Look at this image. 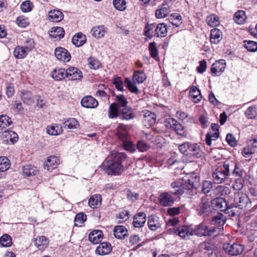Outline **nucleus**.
<instances>
[{
	"label": "nucleus",
	"instance_id": "13d9d810",
	"mask_svg": "<svg viewBox=\"0 0 257 257\" xmlns=\"http://www.w3.org/2000/svg\"><path fill=\"white\" fill-rule=\"evenodd\" d=\"M257 111L255 106L249 107L245 112V114L248 118H254L256 115Z\"/></svg>",
	"mask_w": 257,
	"mask_h": 257
},
{
	"label": "nucleus",
	"instance_id": "5701e85b",
	"mask_svg": "<svg viewBox=\"0 0 257 257\" xmlns=\"http://www.w3.org/2000/svg\"><path fill=\"white\" fill-rule=\"evenodd\" d=\"M64 15L61 11L53 10L48 13V19L53 22H59L63 20Z\"/></svg>",
	"mask_w": 257,
	"mask_h": 257
},
{
	"label": "nucleus",
	"instance_id": "79ce46f5",
	"mask_svg": "<svg viewBox=\"0 0 257 257\" xmlns=\"http://www.w3.org/2000/svg\"><path fill=\"white\" fill-rule=\"evenodd\" d=\"M216 196H225L230 193L229 187L224 186H218L214 190Z\"/></svg>",
	"mask_w": 257,
	"mask_h": 257
},
{
	"label": "nucleus",
	"instance_id": "423d86ee",
	"mask_svg": "<svg viewBox=\"0 0 257 257\" xmlns=\"http://www.w3.org/2000/svg\"><path fill=\"white\" fill-rule=\"evenodd\" d=\"M223 248L226 253L232 255L236 256L240 254L244 250V247L242 245L238 243H224Z\"/></svg>",
	"mask_w": 257,
	"mask_h": 257
},
{
	"label": "nucleus",
	"instance_id": "6ab92c4d",
	"mask_svg": "<svg viewBox=\"0 0 257 257\" xmlns=\"http://www.w3.org/2000/svg\"><path fill=\"white\" fill-rule=\"evenodd\" d=\"M146 221V215L145 213L140 212L134 217L133 225L135 227H141L145 223Z\"/></svg>",
	"mask_w": 257,
	"mask_h": 257
},
{
	"label": "nucleus",
	"instance_id": "a211bd4d",
	"mask_svg": "<svg viewBox=\"0 0 257 257\" xmlns=\"http://www.w3.org/2000/svg\"><path fill=\"white\" fill-rule=\"evenodd\" d=\"M31 50V47L17 46L14 51V55L17 59H22L27 56Z\"/></svg>",
	"mask_w": 257,
	"mask_h": 257
},
{
	"label": "nucleus",
	"instance_id": "2eb2a0df",
	"mask_svg": "<svg viewBox=\"0 0 257 257\" xmlns=\"http://www.w3.org/2000/svg\"><path fill=\"white\" fill-rule=\"evenodd\" d=\"M107 28L103 25L96 26L92 27L90 33L96 39L103 37L107 32Z\"/></svg>",
	"mask_w": 257,
	"mask_h": 257
},
{
	"label": "nucleus",
	"instance_id": "c03bdc74",
	"mask_svg": "<svg viewBox=\"0 0 257 257\" xmlns=\"http://www.w3.org/2000/svg\"><path fill=\"white\" fill-rule=\"evenodd\" d=\"M246 18L245 13L243 11H238L234 15V21L237 24H242Z\"/></svg>",
	"mask_w": 257,
	"mask_h": 257
},
{
	"label": "nucleus",
	"instance_id": "a19ab883",
	"mask_svg": "<svg viewBox=\"0 0 257 257\" xmlns=\"http://www.w3.org/2000/svg\"><path fill=\"white\" fill-rule=\"evenodd\" d=\"M155 35L158 37H164L167 33L166 25L164 23L158 24L155 28Z\"/></svg>",
	"mask_w": 257,
	"mask_h": 257
},
{
	"label": "nucleus",
	"instance_id": "f704fd0d",
	"mask_svg": "<svg viewBox=\"0 0 257 257\" xmlns=\"http://www.w3.org/2000/svg\"><path fill=\"white\" fill-rule=\"evenodd\" d=\"M52 77L57 81L61 80L66 77V69L64 68H56L52 72Z\"/></svg>",
	"mask_w": 257,
	"mask_h": 257
},
{
	"label": "nucleus",
	"instance_id": "20e7f679",
	"mask_svg": "<svg viewBox=\"0 0 257 257\" xmlns=\"http://www.w3.org/2000/svg\"><path fill=\"white\" fill-rule=\"evenodd\" d=\"M222 232V228L215 227L214 226H208L203 224L198 225L197 228L194 230V234L199 236H210L213 234L221 233Z\"/></svg>",
	"mask_w": 257,
	"mask_h": 257
},
{
	"label": "nucleus",
	"instance_id": "0eeeda50",
	"mask_svg": "<svg viewBox=\"0 0 257 257\" xmlns=\"http://www.w3.org/2000/svg\"><path fill=\"white\" fill-rule=\"evenodd\" d=\"M3 142L8 144H14L18 140V135L14 132L7 130L2 133Z\"/></svg>",
	"mask_w": 257,
	"mask_h": 257
},
{
	"label": "nucleus",
	"instance_id": "774afa93",
	"mask_svg": "<svg viewBox=\"0 0 257 257\" xmlns=\"http://www.w3.org/2000/svg\"><path fill=\"white\" fill-rule=\"evenodd\" d=\"M123 146L124 150L130 151L132 153L134 152L136 150L135 145L132 142L130 141H127L124 142L123 144Z\"/></svg>",
	"mask_w": 257,
	"mask_h": 257
},
{
	"label": "nucleus",
	"instance_id": "3c124183",
	"mask_svg": "<svg viewBox=\"0 0 257 257\" xmlns=\"http://www.w3.org/2000/svg\"><path fill=\"white\" fill-rule=\"evenodd\" d=\"M0 243L3 246L9 247L12 244L11 237L7 234H5L0 237Z\"/></svg>",
	"mask_w": 257,
	"mask_h": 257
},
{
	"label": "nucleus",
	"instance_id": "f8f14e48",
	"mask_svg": "<svg viewBox=\"0 0 257 257\" xmlns=\"http://www.w3.org/2000/svg\"><path fill=\"white\" fill-rule=\"evenodd\" d=\"M160 204L163 206H169L173 205L174 200L172 195L168 192L162 193L159 197Z\"/></svg>",
	"mask_w": 257,
	"mask_h": 257
},
{
	"label": "nucleus",
	"instance_id": "f257e3e1",
	"mask_svg": "<svg viewBox=\"0 0 257 257\" xmlns=\"http://www.w3.org/2000/svg\"><path fill=\"white\" fill-rule=\"evenodd\" d=\"M178 179L180 180L178 182V195H191L192 189L196 188L199 185L200 177L195 173L185 175L181 173Z\"/></svg>",
	"mask_w": 257,
	"mask_h": 257
},
{
	"label": "nucleus",
	"instance_id": "aec40b11",
	"mask_svg": "<svg viewBox=\"0 0 257 257\" xmlns=\"http://www.w3.org/2000/svg\"><path fill=\"white\" fill-rule=\"evenodd\" d=\"M59 163V158L57 157L52 156L48 158L46 162L44 164V168L49 171L56 168Z\"/></svg>",
	"mask_w": 257,
	"mask_h": 257
},
{
	"label": "nucleus",
	"instance_id": "c756f323",
	"mask_svg": "<svg viewBox=\"0 0 257 257\" xmlns=\"http://www.w3.org/2000/svg\"><path fill=\"white\" fill-rule=\"evenodd\" d=\"M86 41V36L81 33H77L72 39V43L76 47L82 46L85 43Z\"/></svg>",
	"mask_w": 257,
	"mask_h": 257
},
{
	"label": "nucleus",
	"instance_id": "052dcab7",
	"mask_svg": "<svg viewBox=\"0 0 257 257\" xmlns=\"http://www.w3.org/2000/svg\"><path fill=\"white\" fill-rule=\"evenodd\" d=\"M177 120L173 118L168 117L166 119L165 125L168 127L172 128L174 131L177 132Z\"/></svg>",
	"mask_w": 257,
	"mask_h": 257
},
{
	"label": "nucleus",
	"instance_id": "9b49d317",
	"mask_svg": "<svg viewBox=\"0 0 257 257\" xmlns=\"http://www.w3.org/2000/svg\"><path fill=\"white\" fill-rule=\"evenodd\" d=\"M142 112L144 116L143 122L145 125L151 126L155 123L156 116L155 113L148 110H145Z\"/></svg>",
	"mask_w": 257,
	"mask_h": 257
},
{
	"label": "nucleus",
	"instance_id": "4d7b16f0",
	"mask_svg": "<svg viewBox=\"0 0 257 257\" xmlns=\"http://www.w3.org/2000/svg\"><path fill=\"white\" fill-rule=\"evenodd\" d=\"M86 220V215L84 213H78L75 218V226H80Z\"/></svg>",
	"mask_w": 257,
	"mask_h": 257
},
{
	"label": "nucleus",
	"instance_id": "473e14b6",
	"mask_svg": "<svg viewBox=\"0 0 257 257\" xmlns=\"http://www.w3.org/2000/svg\"><path fill=\"white\" fill-rule=\"evenodd\" d=\"M222 40V32L218 29L211 30L210 33V42L215 44L219 43Z\"/></svg>",
	"mask_w": 257,
	"mask_h": 257
},
{
	"label": "nucleus",
	"instance_id": "864d4df0",
	"mask_svg": "<svg viewBox=\"0 0 257 257\" xmlns=\"http://www.w3.org/2000/svg\"><path fill=\"white\" fill-rule=\"evenodd\" d=\"M219 137V132H211L208 133L206 136L205 141L208 146H211V142L212 140H216Z\"/></svg>",
	"mask_w": 257,
	"mask_h": 257
},
{
	"label": "nucleus",
	"instance_id": "72a5a7b5",
	"mask_svg": "<svg viewBox=\"0 0 257 257\" xmlns=\"http://www.w3.org/2000/svg\"><path fill=\"white\" fill-rule=\"evenodd\" d=\"M148 224L149 228L153 231L157 230L161 226L159 218L154 215L149 217Z\"/></svg>",
	"mask_w": 257,
	"mask_h": 257
},
{
	"label": "nucleus",
	"instance_id": "b1692460",
	"mask_svg": "<svg viewBox=\"0 0 257 257\" xmlns=\"http://www.w3.org/2000/svg\"><path fill=\"white\" fill-rule=\"evenodd\" d=\"M114 236L118 239H122L128 235L127 229L122 225L116 226L113 229Z\"/></svg>",
	"mask_w": 257,
	"mask_h": 257
},
{
	"label": "nucleus",
	"instance_id": "39448f33",
	"mask_svg": "<svg viewBox=\"0 0 257 257\" xmlns=\"http://www.w3.org/2000/svg\"><path fill=\"white\" fill-rule=\"evenodd\" d=\"M234 205L240 209H249L251 207V202L247 195L242 192L234 194Z\"/></svg>",
	"mask_w": 257,
	"mask_h": 257
},
{
	"label": "nucleus",
	"instance_id": "6e6d98bb",
	"mask_svg": "<svg viewBox=\"0 0 257 257\" xmlns=\"http://www.w3.org/2000/svg\"><path fill=\"white\" fill-rule=\"evenodd\" d=\"M113 5L114 8L120 11H123L126 9V2L125 0H113Z\"/></svg>",
	"mask_w": 257,
	"mask_h": 257
},
{
	"label": "nucleus",
	"instance_id": "e2e57ef3",
	"mask_svg": "<svg viewBox=\"0 0 257 257\" xmlns=\"http://www.w3.org/2000/svg\"><path fill=\"white\" fill-rule=\"evenodd\" d=\"M33 4L29 1H27L22 3L21 5V9L24 13L30 12L32 10Z\"/></svg>",
	"mask_w": 257,
	"mask_h": 257
},
{
	"label": "nucleus",
	"instance_id": "49530a36",
	"mask_svg": "<svg viewBox=\"0 0 257 257\" xmlns=\"http://www.w3.org/2000/svg\"><path fill=\"white\" fill-rule=\"evenodd\" d=\"M12 124V121L11 118L7 115L0 116V128L3 130L9 127Z\"/></svg>",
	"mask_w": 257,
	"mask_h": 257
},
{
	"label": "nucleus",
	"instance_id": "0e129e2a",
	"mask_svg": "<svg viewBox=\"0 0 257 257\" xmlns=\"http://www.w3.org/2000/svg\"><path fill=\"white\" fill-rule=\"evenodd\" d=\"M213 247V244L208 242H203L199 244L200 250L202 251L212 250Z\"/></svg>",
	"mask_w": 257,
	"mask_h": 257
},
{
	"label": "nucleus",
	"instance_id": "37998d69",
	"mask_svg": "<svg viewBox=\"0 0 257 257\" xmlns=\"http://www.w3.org/2000/svg\"><path fill=\"white\" fill-rule=\"evenodd\" d=\"M23 173L27 176H35L38 173L37 168L31 165H27L23 167Z\"/></svg>",
	"mask_w": 257,
	"mask_h": 257
},
{
	"label": "nucleus",
	"instance_id": "338daca9",
	"mask_svg": "<svg viewBox=\"0 0 257 257\" xmlns=\"http://www.w3.org/2000/svg\"><path fill=\"white\" fill-rule=\"evenodd\" d=\"M189 147L190 143L188 142L184 143L178 146L179 151L181 153L186 156H188Z\"/></svg>",
	"mask_w": 257,
	"mask_h": 257
},
{
	"label": "nucleus",
	"instance_id": "69168bd1",
	"mask_svg": "<svg viewBox=\"0 0 257 257\" xmlns=\"http://www.w3.org/2000/svg\"><path fill=\"white\" fill-rule=\"evenodd\" d=\"M230 167L234 168L232 172V175L235 177L238 178H242L243 171L238 167L237 165L234 163L233 166H230Z\"/></svg>",
	"mask_w": 257,
	"mask_h": 257
},
{
	"label": "nucleus",
	"instance_id": "de8ad7c7",
	"mask_svg": "<svg viewBox=\"0 0 257 257\" xmlns=\"http://www.w3.org/2000/svg\"><path fill=\"white\" fill-rule=\"evenodd\" d=\"M206 22L211 27H216L219 25V18L215 15H211L206 18Z\"/></svg>",
	"mask_w": 257,
	"mask_h": 257
},
{
	"label": "nucleus",
	"instance_id": "412c9836",
	"mask_svg": "<svg viewBox=\"0 0 257 257\" xmlns=\"http://www.w3.org/2000/svg\"><path fill=\"white\" fill-rule=\"evenodd\" d=\"M188 150V156L195 157L197 158L202 157V152L201 150L200 146L197 144H192L190 143L189 149Z\"/></svg>",
	"mask_w": 257,
	"mask_h": 257
},
{
	"label": "nucleus",
	"instance_id": "a878e982",
	"mask_svg": "<svg viewBox=\"0 0 257 257\" xmlns=\"http://www.w3.org/2000/svg\"><path fill=\"white\" fill-rule=\"evenodd\" d=\"M103 238L102 232L100 230H94L89 235V240L94 244L98 243Z\"/></svg>",
	"mask_w": 257,
	"mask_h": 257
},
{
	"label": "nucleus",
	"instance_id": "c85d7f7f",
	"mask_svg": "<svg viewBox=\"0 0 257 257\" xmlns=\"http://www.w3.org/2000/svg\"><path fill=\"white\" fill-rule=\"evenodd\" d=\"M194 234V230L188 226H182L178 227V235L180 237L185 238Z\"/></svg>",
	"mask_w": 257,
	"mask_h": 257
},
{
	"label": "nucleus",
	"instance_id": "4be33fe9",
	"mask_svg": "<svg viewBox=\"0 0 257 257\" xmlns=\"http://www.w3.org/2000/svg\"><path fill=\"white\" fill-rule=\"evenodd\" d=\"M34 242L39 250H43L48 246L49 241L45 236H41L36 238Z\"/></svg>",
	"mask_w": 257,
	"mask_h": 257
},
{
	"label": "nucleus",
	"instance_id": "2f4dec72",
	"mask_svg": "<svg viewBox=\"0 0 257 257\" xmlns=\"http://www.w3.org/2000/svg\"><path fill=\"white\" fill-rule=\"evenodd\" d=\"M121 115L122 119L130 120L134 118L135 113L132 108L130 106H126L120 109Z\"/></svg>",
	"mask_w": 257,
	"mask_h": 257
},
{
	"label": "nucleus",
	"instance_id": "bf43d9fd",
	"mask_svg": "<svg viewBox=\"0 0 257 257\" xmlns=\"http://www.w3.org/2000/svg\"><path fill=\"white\" fill-rule=\"evenodd\" d=\"M244 46L248 51L250 52H255L257 50V43L254 41H244Z\"/></svg>",
	"mask_w": 257,
	"mask_h": 257
},
{
	"label": "nucleus",
	"instance_id": "680f3d73",
	"mask_svg": "<svg viewBox=\"0 0 257 257\" xmlns=\"http://www.w3.org/2000/svg\"><path fill=\"white\" fill-rule=\"evenodd\" d=\"M150 53L152 58L156 59L158 57V49L155 42H151L149 47Z\"/></svg>",
	"mask_w": 257,
	"mask_h": 257
},
{
	"label": "nucleus",
	"instance_id": "4468645a",
	"mask_svg": "<svg viewBox=\"0 0 257 257\" xmlns=\"http://www.w3.org/2000/svg\"><path fill=\"white\" fill-rule=\"evenodd\" d=\"M211 207L213 209H220L221 211H224L226 209L227 203L225 199L222 197H216L212 200Z\"/></svg>",
	"mask_w": 257,
	"mask_h": 257
},
{
	"label": "nucleus",
	"instance_id": "8fccbe9b",
	"mask_svg": "<svg viewBox=\"0 0 257 257\" xmlns=\"http://www.w3.org/2000/svg\"><path fill=\"white\" fill-rule=\"evenodd\" d=\"M118 107L117 104L115 103H111L109 107L108 117L110 118H116L118 115Z\"/></svg>",
	"mask_w": 257,
	"mask_h": 257
},
{
	"label": "nucleus",
	"instance_id": "bb28decb",
	"mask_svg": "<svg viewBox=\"0 0 257 257\" xmlns=\"http://www.w3.org/2000/svg\"><path fill=\"white\" fill-rule=\"evenodd\" d=\"M189 96L193 99L194 103H198L202 98L200 90L195 86H192L190 88Z\"/></svg>",
	"mask_w": 257,
	"mask_h": 257
},
{
	"label": "nucleus",
	"instance_id": "9d476101",
	"mask_svg": "<svg viewBox=\"0 0 257 257\" xmlns=\"http://www.w3.org/2000/svg\"><path fill=\"white\" fill-rule=\"evenodd\" d=\"M66 77L69 80H79L82 77V74L77 68L70 67L66 69Z\"/></svg>",
	"mask_w": 257,
	"mask_h": 257
},
{
	"label": "nucleus",
	"instance_id": "6e6552de",
	"mask_svg": "<svg viewBox=\"0 0 257 257\" xmlns=\"http://www.w3.org/2000/svg\"><path fill=\"white\" fill-rule=\"evenodd\" d=\"M226 67V62L223 59H220L214 63L211 68V72L215 75H219Z\"/></svg>",
	"mask_w": 257,
	"mask_h": 257
},
{
	"label": "nucleus",
	"instance_id": "a18cd8bd",
	"mask_svg": "<svg viewBox=\"0 0 257 257\" xmlns=\"http://www.w3.org/2000/svg\"><path fill=\"white\" fill-rule=\"evenodd\" d=\"M146 79V74L142 71H136L133 74V80L138 83H143Z\"/></svg>",
	"mask_w": 257,
	"mask_h": 257
},
{
	"label": "nucleus",
	"instance_id": "f3484780",
	"mask_svg": "<svg viewBox=\"0 0 257 257\" xmlns=\"http://www.w3.org/2000/svg\"><path fill=\"white\" fill-rule=\"evenodd\" d=\"M81 104L86 108H94L98 104L97 101L91 96L84 97L81 101Z\"/></svg>",
	"mask_w": 257,
	"mask_h": 257
},
{
	"label": "nucleus",
	"instance_id": "ddd939ff",
	"mask_svg": "<svg viewBox=\"0 0 257 257\" xmlns=\"http://www.w3.org/2000/svg\"><path fill=\"white\" fill-rule=\"evenodd\" d=\"M21 99L24 103L31 105L35 102L37 96L34 95L30 91L24 90L21 92Z\"/></svg>",
	"mask_w": 257,
	"mask_h": 257
},
{
	"label": "nucleus",
	"instance_id": "5fc2aeb1",
	"mask_svg": "<svg viewBox=\"0 0 257 257\" xmlns=\"http://www.w3.org/2000/svg\"><path fill=\"white\" fill-rule=\"evenodd\" d=\"M115 100L117 102L116 103L117 107H122V108L127 106L128 101L123 95H117Z\"/></svg>",
	"mask_w": 257,
	"mask_h": 257
},
{
	"label": "nucleus",
	"instance_id": "4c0bfd02",
	"mask_svg": "<svg viewBox=\"0 0 257 257\" xmlns=\"http://www.w3.org/2000/svg\"><path fill=\"white\" fill-rule=\"evenodd\" d=\"M226 222V217L223 214L219 213L214 216L212 220V224L217 225L216 227L222 228ZM223 229H222L223 230Z\"/></svg>",
	"mask_w": 257,
	"mask_h": 257
},
{
	"label": "nucleus",
	"instance_id": "7ed1b4c3",
	"mask_svg": "<svg viewBox=\"0 0 257 257\" xmlns=\"http://www.w3.org/2000/svg\"><path fill=\"white\" fill-rule=\"evenodd\" d=\"M234 163L225 162L222 166L218 167L212 174L214 182L217 184L223 183L230 174V166H233Z\"/></svg>",
	"mask_w": 257,
	"mask_h": 257
},
{
	"label": "nucleus",
	"instance_id": "1a4fd4ad",
	"mask_svg": "<svg viewBox=\"0 0 257 257\" xmlns=\"http://www.w3.org/2000/svg\"><path fill=\"white\" fill-rule=\"evenodd\" d=\"M55 55L58 60L64 62H68L71 59L70 53L62 47L56 48L55 50Z\"/></svg>",
	"mask_w": 257,
	"mask_h": 257
},
{
	"label": "nucleus",
	"instance_id": "ea45409f",
	"mask_svg": "<svg viewBox=\"0 0 257 257\" xmlns=\"http://www.w3.org/2000/svg\"><path fill=\"white\" fill-rule=\"evenodd\" d=\"M101 199L100 195L96 194L92 196L88 201L89 206L92 208L98 207L101 205Z\"/></svg>",
	"mask_w": 257,
	"mask_h": 257
},
{
	"label": "nucleus",
	"instance_id": "cd10ccee",
	"mask_svg": "<svg viewBox=\"0 0 257 257\" xmlns=\"http://www.w3.org/2000/svg\"><path fill=\"white\" fill-rule=\"evenodd\" d=\"M197 210L200 215L206 216L211 212V207L209 202L202 201L199 205Z\"/></svg>",
	"mask_w": 257,
	"mask_h": 257
},
{
	"label": "nucleus",
	"instance_id": "7c9ffc66",
	"mask_svg": "<svg viewBox=\"0 0 257 257\" xmlns=\"http://www.w3.org/2000/svg\"><path fill=\"white\" fill-rule=\"evenodd\" d=\"M166 231L169 234H175L177 231V219L173 217L169 219L166 223Z\"/></svg>",
	"mask_w": 257,
	"mask_h": 257
},
{
	"label": "nucleus",
	"instance_id": "f03ea898",
	"mask_svg": "<svg viewBox=\"0 0 257 257\" xmlns=\"http://www.w3.org/2000/svg\"><path fill=\"white\" fill-rule=\"evenodd\" d=\"M125 158V154L115 151L111 152L102 164L108 175H119L123 170L121 161Z\"/></svg>",
	"mask_w": 257,
	"mask_h": 257
},
{
	"label": "nucleus",
	"instance_id": "393cba45",
	"mask_svg": "<svg viewBox=\"0 0 257 257\" xmlns=\"http://www.w3.org/2000/svg\"><path fill=\"white\" fill-rule=\"evenodd\" d=\"M111 250V246L110 243L106 242L100 243L96 248V252L100 255L108 254Z\"/></svg>",
	"mask_w": 257,
	"mask_h": 257
},
{
	"label": "nucleus",
	"instance_id": "58836bf2",
	"mask_svg": "<svg viewBox=\"0 0 257 257\" xmlns=\"http://www.w3.org/2000/svg\"><path fill=\"white\" fill-rule=\"evenodd\" d=\"M79 124L77 120L74 118H69L63 123L62 127L67 129H76Z\"/></svg>",
	"mask_w": 257,
	"mask_h": 257
},
{
	"label": "nucleus",
	"instance_id": "c9c22d12",
	"mask_svg": "<svg viewBox=\"0 0 257 257\" xmlns=\"http://www.w3.org/2000/svg\"><path fill=\"white\" fill-rule=\"evenodd\" d=\"M169 13L168 7L164 4L160 6L156 11V17L158 19H162L167 17Z\"/></svg>",
	"mask_w": 257,
	"mask_h": 257
},
{
	"label": "nucleus",
	"instance_id": "dca6fc26",
	"mask_svg": "<svg viewBox=\"0 0 257 257\" xmlns=\"http://www.w3.org/2000/svg\"><path fill=\"white\" fill-rule=\"evenodd\" d=\"M49 36L56 40H60L65 35V31L63 28L60 27H53L50 30Z\"/></svg>",
	"mask_w": 257,
	"mask_h": 257
},
{
	"label": "nucleus",
	"instance_id": "e433bc0d",
	"mask_svg": "<svg viewBox=\"0 0 257 257\" xmlns=\"http://www.w3.org/2000/svg\"><path fill=\"white\" fill-rule=\"evenodd\" d=\"M62 126L58 124H53L51 126L47 127V132L52 136H57L63 132Z\"/></svg>",
	"mask_w": 257,
	"mask_h": 257
},
{
	"label": "nucleus",
	"instance_id": "09e8293b",
	"mask_svg": "<svg viewBox=\"0 0 257 257\" xmlns=\"http://www.w3.org/2000/svg\"><path fill=\"white\" fill-rule=\"evenodd\" d=\"M124 82L126 85L127 88L131 92L137 94L140 93V91L137 86L134 82H132L129 78H125Z\"/></svg>",
	"mask_w": 257,
	"mask_h": 257
},
{
	"label": "nucleus",
	"instance_id": "603ef678",
	"mask_svg": "<svg viewBox=\"0 0 257 257\" xmlns=\"http://www.w3.org/2000/svg\"><path fill=\"white\" fill-rule=\"evenodd\" d=\"M10 167V161L5 157H0V171H7Z\"/></svg>",
	"mask_w": 257,
	"mask_h": 257
}]
</instances>
